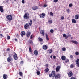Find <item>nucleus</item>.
Wrapping results in <instances>:
<instances>
[{
	"mask_svg": "<svg viewBox=\"0 0 79 79\" xmlns=\"http://www.w3.org/2000/svg\"><path fill=\"white\" fill-rule=\"evenodd\" d=\"M6 18H7V19L9 21H11V20L13 19V17H12V16L11 15H7Z\"/></svg>",
	"mask_w": 79,
	"mask_h": 79,
	"instance_id": "f257e3e1",
	"label": "nucleus"
},
{
	"mask_svg": "<svg viewBox=\"0 0 79 79\" xmlns=\"http://www.w3.org/2000/svg\"><path fill=\"white\" fill-rule=\"evenodd\" d=\"M24 18L25 19H27L28 18H29V13H26L24 15Z\"/></svg>",
	"mask_w": 79,
	"mask_h": 79,
	"instance_id": "f03ea898",
	"label": "nucleus"
},
{
	"mask_svg": "<svg viewBox=\"0 0 79 79\" xmlns=\"http://www.w3.org/2000/svg\"><path fill=\"white\" fill-rule=\"evenodd\" d=\"M29 24L27 23H26L24 25V27L25 29H28L29 27Z\"/></svg>",
	"mask_w": 79,
	"mask_h": 79,
	"instance_id": "7ed1b4c3",
	"label": "nucleus"
},
{
	"mask_svg": "<svg viewBox=\"0 0 79 79\" xmlns=\"http://www.w3.org/2000/svg\"><path fill=\"white\" fill-rule=\"evenodd\" d=\"M14 55H13V56L14 58V60H18V57H17V55L16 54V53H15Z\"/></svg>",
	"mask_w": 79,
	"mask_h": 79,
	"instance_id": "20e7f679",
	"label": "nucleus"
},
{
	"mask_svg": "<svg viewBox=\"0 0 79 79\" xmlns=\"http://www.w3.org/2000/svg\"><path fill=\"white\" fill-rule=\"evenodd\" d=\"M76 66L77 67H79V59H77L76 61Z\"/></svg>",
	"mask_w": 79,
	"mask_h": 79,
	"instance_id": "39448f33",
	"label": "nucleus"
},
{
	"mask_svg": "<svg viewBox=\"0 0 79 79\" xmlns=\"http://www.w3.org/2000/svg\"><path fill=\"white\" fill-rule=\"evenodd\" d=\"M61 77V75L60 74H57L55 76V79H58V78H60V77Z\"/></svg>",
	"mask_w": 79,
	"mask_h": 79,
	"instance_id": "423d86ee",
	"label": "nucleus"
},
{
	"mask_svg": "<svg viewBox=\"0 0 79 79\" xmlns=\"http://www.w3.org/2000/svg\"><path fill=\"white\" fill-rule=\"evenodd\" d=\"M45 14L44 13H42V14H41L40 15V18H44L45 17Z\"/></svg>",
	"mask_w": 79,
	"mask_h": 79,
	"instance_id": "0eeeda50",
	"label": "nucleus"
},
{
	"mask_svg": "<svg viewBox=\"0 0 79 79\" xmlns=\"http://www.w3.org/2000/svg\"><path fill=\"white\" fill-rule=\"evenodd\" d=\"M69 77H71L73 76V72L71 71H70L69 73H67Z\"/></svg>",
	"mask_w": 79,
	"mask_h": 79,
	"instance_id": "6e6552de",
	"label": "nucleus"
},
{
	"mask_svg": "<svg viewBox=\"0 0 79 79\" xmlns=\"http://www.w3.org/2000/svg\"><path fill=\"white\" fill-rule=\"evenodd\" d=\"M61 68L60 66H57L56 69V72H58L60 71V69Z\"/></svg>",
	"mask_w": 79,
	"mask_h": 79,
	"instance_id": "1a4fd4ad",
	"label": "nucleus"
},
{
	"mask_svg": "<svg viewBox=\"0 0 79 79\" xmlns=\"http://www.w3.org/2000/svg\"><path fill=\"white\" fill-rule=\"evenodd\" d=\"M51 74L52 77H55V72L54 71H52L51 72Z\"/></svg>",
	"mask_w": 79,
	"mask_h": 79,
	"instance_id": "9d476101",
	"label": "nucleus"
},
{
	"mask_svg": "<svg viewBox=\"0 0 79 79\" xmlns=\"http://www.w3.org/2000/svg\"><path fill=\"white\" fill-rule=\"evenodd\" d=\"M40 33L41 34L43 35V36H44V35H45V31H44V30H41L40 31Z\"/></svg>",
	"mask_w": 79,
	"mask_h": 79,
	"instance_id": "9b49d317",
	"label": "nucleus"
},
{
	"mask_svg": "<svg viewBox=\"0 0 79 79\" xmlns=\"http://www.w3.org/2000/svg\"><path fill=\"white\" fill-rule=\"evenodd\" d=\"M21 37H23L24 35H26V33L24 31H22L21 32Z\"/></svg>",
	"mask_w": 79,
	"mask_h": 79,
	"instance_id": "f8f14e48",
	"label": "nucleus"
},
{
	"mask_svg": "<svg viewBox=\"0 0 79 79\" xmlns=\"http://www.w3.org/2000/svg\"><path fill=\"white\" fill-rule=\"evenodd\" d=\"M4 11V10L3 8V7L2 6H0V11H1V13H3Z\"/></svg>",
	"mask_w": 79,
	"mask_h": 79,
	"instance_id": "ddd939ff",
	"label": "nucleus"
},
{
	"mask_svg": "<svg viewBox=\"0 0 79 79\" xmlns=\"http://www.w3.org/2000/svg\"><path fill=\"white\" fill-rule=\"evenodd\" d=\"M3 77L4 79H6L8 78V75L6 74H4L3 75Z\"/></svg>",
	"mask_w": 79,
	"mask_h": 79,
	"instance_id": "4468645a",
	"label": "nucleus"
},
{
	"mask_svg": "<svg viewBox=\"0 0 79 79\" xmlns=\"http://www.w3.org/2000/svg\"><path fill=\"white\" fill-rule=\"evenodd\" d=\"M43 50H47V46L46 45H43Z\"/></svg>",
	"mask_w": 79,
	"mask_h": 79,
	"instance_id": "2eb2a0df",
	"label": "nucleus"
},
{
	"mask_svg": "<svg viewBox=\"0 0 79 79\" xmlns=\"http://www.w3.org/2000/svg\"><path fill=\"white\" fill-rule=\"evenodd\" d=\"M30 34H31V32H28L26 33V35L27 37H29L30 36Z\"/></svg>",
	"mask_w": 79,
	"mask_h": 79,
	"instance_id": "dca6fc26",
	"label": "nucleus"
},
{
	"mask_svg": "<svg viewBox=\"0 0 79 79\" xmlns=\"http://www.w3.org/2000/svg\"><path fill=\"white\" fill-rule=\"evenodd\" d=\"M70 42L75 44H76L77 45L78 44V42L76 41L71 40Z\"/></svg>",
	"mask_w": 79,
	"mask_h": 79,
	"instance_id": "f3484780",
	"label": "nucleus"
},
{
	"mask_svg": "<svg viewBox=\"0 0 79 79\" xmlns=\"http://www.w3.org/2000/svg\"><path fill=\"white\" fill-rule=\"evenodd\" d=\"M37 9H38V7L37 6H35L32 7V10L34 11H35Z\"/></svg>",
	"mask_w": 79,
	"mask_h": 79,
	"instance_id": "a211bd4d",
	"label": "nucleus"
},
{
	"mask_svg": "<svg viewBox=\"0 0 79 79\" xmlns=\"http://www.w3.org/2000/svg\"><path fill=\"white\" fill-rule=\"evenodd\" d=\"M62 60L63 61H64L66 59V56H63L61 57Z\"/></svg>",
	"mask_w": 79,
	"mask_h": 79,
	"instance_id": "6ab92c4d",
	"label": "nucleus"
},
{
	"mask_svg": "<svg viewBox=\"0 0 79 79\" xmlns=\"http://www.w3.org/2000/svg\"><path fill=\"white\" fill-rule=\"evenodd\" d=\"M79 15L78 14L76 15L75 16V18L76 19H79Z\"/></svg>",
	"mask_w": 79,
	"mask_h": 79,
	"instance_id": "aec40b11",
	"label": "nucleus"
},
{
	"mask_svg": "<svg viewBox=\"0 0 79 79\" xmlns=\"http://www.w3.org/2000/svg\"><path fill=\"white\" fill-rule=\"evenodd\" d=\"M45 34H46V39L48 41L49 40V38L48 36V35L47 34V33H46Z\"/></svg>",
	"mask_w": 79,
	"mask_h": 79,
	"instance_id": "412c9836",
	"label": "nucleus"
},
{
	"mask_svg": "<svg viewBox=\"0 0 79 79\" xmlns=\"http://www.w3.org/2000/svg\"><path fill=\"white\" fill-rule=\"evenodd\" d=\"M34 54L35 55H38V51L37 50H35L34 51Z\"/></svg>",
	"mask_w": 79,
	"mask_h": 79,
	"instance_id": "4be33fe9",
	"label": "nucleus"
},
{
	"mask_svg": "<svg viewBox=\"0 0 79 79\" xmlns=\"http://www.w3.org/2000/svg\"><path fill=\"white\" fill-rule=\"evenodd\" d=\"M72 22L73 24H75L76 23V21L74 19H73L72 20Z\"/></svg>",
	"mask_w": 79,
	"mask_h": 79,
	"instance_id": "5701e85b",
	"label": "nucleus"
},
{
	"mask_svg": "<svg viewBox=\"0 0 79 79\" xmlns=\"http://www.w3.org/2000/svg\"><path fill=\"white\" fill-rule=\"evenodd\" d=\"M29 24L30 26H31L32 24V20H30L29 23Z\"/></svg>",
	"mask_w": 79,
	"mask_h": 79,
	"instance_id": "b1692460",
	"label": "nucleus"
},
{
	"mask_svg": "<svg viewBox=\"0 0 79 79\" xmlns=\"http://www.w3.org/2000/svg\"><path fill=\"white\" fill-rule=\"evenodd\" d=\"M38 39L40 42H42L43 41V39L40 37L38 38Z\"/></svg>",
	"mask_w": 79,
	"mask_h": 79,
	"instance_id": "393cba45",
	"label": "nucleus"
},
{
	"mask_svg": "<svg viewBox=\"0 0 79 79\" xmlns=\"http://www.w3.org/2000/svg\"><path fill=\"white\" fill-rule=\"evenodd\" d=\"M65 61L66 63H67L68 62L69 63V59H65Z\"/></svg>",
	"mask_w": 79,
	"mask_h": 79,
	"instance_id": "a878e982",
	"label": "nucleus"
},
{
	"mask_svg": "<svg viewBox=\"0 0 79 79\" xmlns=\"http://www.w3.org/2000/svg\"><path fill=\"white\" fill-rule=\"evenodd\" d=\"M7 60L8 62H10V61H11V58L10 57H8L7 58Z\"/></svg>",
	"mask_w": 79,
	"mask_h": 79,
	"instance_id": "bb28decb",
	"label": "nucleus"
},
{
	"mask_svg": "<svg viewBox=\"0 0 79 79\" xmlns=\"http://www.w3.org/2000/svg\"><path fill=\"white\" fill-rule=\"evenodd\" d=\"M29 50L30 52L31 53H32V48H31V46H29Z\"/></svg>",
	"mask_w": 79,
	"mask_h": 79,
	"instance_id": "cd10ccee",
	"label": "nucleus"
},
{
	"mask_svg": "<svg viewBox=\"0 0 79 79\" xmlns=\"http://www.w3.org/2000/svg\"><path fill=\"white\" fill-rule=\"evenodd\" d=\"M28 42L30 44H32V43L33 42H32V40H29L28 41Z\"/></svg>",
	"mask_w": 79,
	"mask_h": 79,
	"instance_id": "c85d7f7f",
	"label": "nucleus"
},
{
	"mask_svg": "<svg viewBox=\"0 0 79 79\" xmlns=\"http://www.w3.org/2000/svg\"><path fill=\"white\" fill-rule=\"evenodd\" d=\"M48 71H49V69L48 68L46 69L45 72H46V73H48Z\"/></svg>",
	"mask_w": 79,
	"mask_h": 79,
	"instance_id": "c756f323",
	"label": "nucleus"
},
{
	"mask_svg": "<svg viewBox=\"0 0 79 79\" xmlns=\"http://www.w3.org/2000/svg\"><path fill=\"white\" fill-rule=\"evenodd\" d=\"M49 53L50 54V53H53V50H52V49H49Z\"/></svg>",
	"mask_w": 79,
	"mask_h": 79,
	"instance_id": "7c9ffc66",
	"label": "nucleus"
},
{
	"mask_svg": "<svg viewBox=\"0 0 79 79\" xmlns=\"http://www.w3.org/2000/svg\"><path fill=\"white\" fill-rule=\"evenodd\" d=\"M66 48H65V47H63L62 48V51H64V52L66 51Z\"/></svg>",
	"mask_w": 79,
	"mask_h": 79,
	"instance_id": "2f4dec72",
	"label": "nucleus"
},
{
	"mask_svg": "<svg viewBox=\"0 0 79 79\" xmlns=\"http://www.w3.org/2000/svg\"><path fill=\"white\" fill-rule=\"evenodd\" d=\"M34 38V35H32L30 36V39H32L33 38Z\"/></svg>",
	"mask_w": 79,
	"mask_h": 79,
	"instance_id": "473e14b6",
	"label": "nucleus"
},
{
	"mask_svg": "<svg viewBox=\"0 0 79 79\" xmlns=\"http://www.w3.org/2000/svg\"><path fill=\"white\" fill-rule=\"evenodd\" d=\"M53 32H54V31H53V30L51 29L50 30V32L51 33H53Z\"/></svg>",
	"mask_w": 79,
	"mask_h": 79,
	"instance_id": "72a5a7b5",
	"label": "nucleus"
},
{
	"mask_svg": "<svg viewBox=\"0 0 79 79\" xmlns=\"http://www.w3.org/2000/svg\"><path fill=\"white\" fill-rule=\"evenodd\" d=\"M50 15L51 16H53V13L52 12H50Z\"/></svg>",
	"mask_w": 79,
	"mask_h": 79,
	"instance_id": "f704fd0d",
	"label": "nucleus"
},
{
	"mask_svg": "<svg viewBox=\"0 0 79 79\" xmlns=\"http://www.w3.org/2000/svg\"><path fill=\"white\" fill-rule=\"evenodd\" d=\"M75 55H79V52H75Z\"/></svg>",
	"mask_w": 79,
	"mask_h": 79,
	"instance_id": "c9c22d12",
	"label": "nucleus"
},
{
	"mask_svg": "<svg viewBox=\"0 0 79 79\" xmlns=\"http://www.w3.org/2000/svg\"><path fill=\"white\" fill-rule=\"evenodd\" d=\"M11 39V38L10 37V36H8L7 37V40H10Z\"/></svg>",
	"mask_w": 79,
	"mask_h": 79,
	"instance_id": "e433bc0d",
	"label": "nucleus"
},
{
	"mask_svg": "<svg viewBox=\"0 0 79 79\" xmlns=\"http://www.w3.org/2000/svg\"><path fill=\"white\" fill-rule=\"evenodd\" d=\"M48 23L49 24H52V20H49Z\"/></svg>",
	"mask_w": 79,
	"mask_h": 79,
	"instance_id": "4c0bfd02",
	"label": "nucleus"
},
{
	"mask_svg": "<svg viewBox=\"0 0 79 79\" xmlns=\"http://www.w3.org/2000/svg\"><path fill=\"white\" fill-rule=\"evenodd\" d=\"M19 74L20 76H23V73H22L21 72H20Z\"/></svg>",
	"mask_w": 79,
	"mask_h": 79,
	"instance_id": "58836bf2",
	"label": "nucleus"
},
{
	"mask_svg": "<svg viewBox=\"0 0 79 79\" xmlns=\"http://www.w3.org/2000/svg\"><path fill=\"white\" fill-rule=\"evenodd\" d=\"M36 73L37 75H39L40 74V72L39 71H37Z\"/></svg>",
	"mask_w": 79,
	"mask_h": 79,
	"instance_id": "ea45409f",
	"label": "nucleus"
},
{
	"mask_svg": "<svg viewBox=\"0 0 79 79\" xmlns=\"http://www.w3.org/2000/svg\"><path fill=\"white\" fill-rule=\"evenodd\" d=\"M73 6V4L71 3L69 5V7H72V6Z\"/></svg>",
	"mask_w": 79,
	"mask_h": 79,
	"instance_id": "a19ab883",
	"label": "nucleus"
},
{
	"mask_svg": "<svg viewBox=\"0 0 79 79\" xmlns=\"http://www.w3.org/2000/svg\"><path fill=\"white\" fill-rule=\"evenodd\" d=\"M63 37H66V35L65 34H63Z\"/></svg>",
	"mask_w": 79,
	"mask_h": 79,
	"instance_id": "79ce46f5",
	"label": "nucleus"
},
{
	"mask_svg": "<svg viewBox=\"0 0 79 79\" xmlns=\"http://www.w3.org/2000/svg\"><path fill=\"white\" fill-rule=\"evenodd\" d=\"M70 68H74V65L71 64V65H70Z\"/></svg>",
	"mask_w": 79,
	"mask_h": 79,
	"instance_id": "37998d69",
	"label": "nucleus"
},
{
	"mask_svg": "<svg viewBox=\"0 0 79 79\" xmlns=\"http://www.w3.org/2000/svg\"><path fill=\"white\" fill-rule=\"evenodd\" d=\"M61 19H62V20H63L64 19V17L63 16H62L61 18Z\"/></svg>",
	"mask_w": 79,
	"mask_h": 79,
	"instance_id": "c03bdc74",
	"label": "nucleus"
},
{
	"mask_svg": "<svg viewBox=\"0 0 79 79\" xmlns=\"http://www.w3.org/2000/svg\"><path fill=\"white\" fill-rule=\"evenodd\" d=\"M58 0H54V2L55 3H57V2H58Z\"/></svg>",
	"mask_w": 79,
	"mask_h": 79,
	"instance_id": "a18cd8bd",
	"label": "nucleus"
},
{
	"mask_svg": "<svg viewBox=\"0 0 79 79\" xmlns=\"http://www.w3.org/2000/svg\"><path fill=\"white\" fill-rule=\"evenodd\" d=\"M48 64H46V68H48Z\"/></svg>",
	"mask_w": 79,
	"mask_h": 79,
	"instance_id": "49530a36",
	"label": "nucleus"
},
{
	"mask_svg": "<svg viewBox=\"0 0 79 79\" xmlns=\"http://www.w3.org/2000/svg\"><path fill=\"white\" fill-rule=\"evenodd\" d=\"M24 0H22V3L23 4H24Z\"/></svg>",
	"mask_w": 79,
	"mask_h": 79,
	"instance_id": "de8ad7c7",
	"label": "nucleus"
},
{
	"mask_svg": "<svg viewBox=\"0 0 79 79\" xmlns=\"http://www.w3.org/2000/svg\"><path fill=\"white\" fill-rule=\"evenodd\" d=\"M70 58H73V56L72 55H71L70 56Z\"/></svg>",
	"mask_w": 79,
	"mask_h": 79,
	"instance_id": "09e8293b",
	"label": "nucleus"
},
{
	"mask_svg": "<svg viewBox=\"0 0 79 79\" xmlns=\"http://www.w3.org/2000/svg\"><path fill=\"white\" fill-rule=\"evenodd\" d=\"M9 57H10V58H11V56H12V55L9 54Z\"/></svg>",
	"mask_w": 79,
	"mask_h": 79,
	"instance_id": "8fccbe9b",
	"label": "nucleus"
},
{
	"mask_svg": "<svg viewBox=\"0 0 79 79\" xmlns=\"http://www.w3.org/2000/svg\"><path fill=\"white\" fill-rule=\"evenodd\" d=\"M68 37H69V35L67 36L66 35V37H65L66 39H67Z\"/></svg>",
	"mask_w": 79,
	"mask_h": 79,
	"instance_id": "3c124183",
	"label": "nucleus"
},
{
	"mask_svg": "<svg viewBox=\"0 0 79 79\" xmlns=\"http://www.w3.org/2000/svg\"><path fill=\"white\" fill-rule=\"evenodd\" d=\"M70 79H76V78L74 77H71Z\"/></svg>",
	"mask_w": 79,
	"mask_h": 79,
	"instance_id": "603ef678",
	"label": "nucleus"
},
{
	"mask_svg": "<svg viewBox=\"0 0 79 79\" xmlns=\"http://www.w3.org/2000/svg\"><path fill=\"white\" fill-rule=\"evenodd\" d=\"M47 5L46 4H44V7H47Z\"/></svg>",
	"mask_w": 79,
	"mask_h": 79,
	"instance_id": "864d4df0",
	"label": "nucleus"
},
{
	"mask_svg": "<svg viewBox=\"0 0 79 79\" xmlns=\"http://www.w3.org/2000/svg\"><path fill=\"white\" fill-rule=\"evenodd\" d=\"M23 61H21L20 62V64H23Z\"/></svg>",
	"mask_w": 79,
	"mask_h": 79,
	"instance_id": "5fc2aeb1",
	"label": "nucleus"
},
{
	"mask_svg": "<svg viewBox=\"0 0 79 79\" xmlns=\"http://www.w3.org/2000/svg\"><path fill=\"white\" fill-rule=\"evenodd\" d=\"M53 58L54 59H55L56 58V56H53Z\"/></svg>",
	"mask_w": 79,
	"mask_h": 79,
	"instance_id": "6e6d98bb",
	"label": "nucleus"
},
{
	"mask_svg": "<svg viewBox=\"0 0 79 79\" xmlns=\"http://www.w3.org/2000/svg\"><path fill=\"white\" fill-rule=\"evenodd\" d=\"M49 77H52V74H49Z\"/></svg>",
	"mask_w": 79,
	"mask_h": 79,
	"instance_id": "4d7b16f0",
	"label": "nucleus"
},
{
	"mask_svg": "<svg viewBox=\"0 0 79 79\" xmlns=\"http://www.w3.org/2000/svg\"><path fill=\"white\" fill-rule=\"evenodd\" d=\"M10 48H8L7 49V51H10Z\"/></svg>",
	"mask_w": 79,
	"mask_h": 79,
	"instance_id": "13d9d810",
	"label": "nucleus"
},
{
	"mask_svg": "<svg viewBox=\"0 0 79 79\" xmlns=\"http://www.w3.org/2000/svg\"><path fill=\"white\" fill-rule=\"evenodd\" d=\"M67 11L68 12V13H69V9H67Z\"/></svg>",
	"mask_w": 79,
	"mask_h": 79,
	"instance_id": "bf43d9fd",
	"label": "nucleus"
},
{
	"mask_svg": "<svg viewBox=\"0 0 79 79\" xmlns=\"http://www.w3.org/2000/svg\"><path fill=\"white\" fill-rule=\"evenodd\" d=\"M0 37H3V35H2V34H0Z\"/></svg>",
	"mask_w": 79,
	"mask_h": 79,
	"instance_id": "052dcab7",
	"label": "nucleus"
},
{
	"mask_svg": "<svg viewBox=\"0 0 79 79\" xmlns=\"http://www.w3.org/2000/svg\"><path fill=\"white\" fill-rule=\"evenodd\" d=\"M14 40H15V41H17V40H17V39L16 38H15V39H14Z\"/></svg>",
	"mask_w": 79,
	"mask_h": 79,
	"instance_id": "680f3d73",
	"label": "nucleus"
},
{
	"mask_svg": "<svg viewBox=\"0 0 79 79\" xmlns=\"http://www.w3.org/2000/svg\"><path fill=\"white\" fill-rule=\"evenodd\" d=\"M13 64L12 63H10V65H11V66H13Z\"/></svg>",
	"mask_w": 79,
	"mask_h": 79,
	"instance_id": "e2e57ef3",
	"label": "nucleus"
},
{
	"mask_svg": "<svg viewBox=\"0 0 79 79\" xmlns=\"http://www.w3.org/2000/svg\"><path fill=\"white\" fill-rule=\"evenodd\" d=\"M53 57V56H52V55H51V56H50V58H52V57Z\"/></svg>",
	"mask_w": 79,
	"mask_h": 79,
	"instance_id": "0e129e2a",
	"label": "nucleus"
},
{
	"mask_svg": "<svg viewBox=\"0 0 79 79\" xmlns=\"http://www.w3.org/2000/svg\"><path fill=\"white\" fill-rule=\"evenodd\" d=\"M68 35H69V37H71V34H69Z\"/></svg>",
	"mask_w": 79,
	"mask_h": 79,
	"instance_id": "69168bd1",
	"label": "nucleus"
},
{
	"mask_svg": "<svg viewBox=\"0 0 79 79\" xmlns=\"http://www.w3.org/2000/svg\"><path fill=\"white\" fill-rule=\"evenodd\" d=\"M17 36H19V35H18V34H17Z\"/></svg>",
	"mask_w": 79,
	"mask_h": 79,
	"instance_id": "338daca9",
	"label": "nucleus"
},
{
	"mask_svg": "<svg viewBox=\"0 0 79 79\" xmlns=\"http://www.w3.org/2000/svg\"><path fill=\"white\" fill-rule=\"evenodd\" d=\"M14 1H16V0H14Z\"/></svg>",
	"mask_w": 79,
	"mask_h": 79,
	"instance_id": "774afa93",
	"label": "nucleus"
}]
</instances>
